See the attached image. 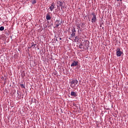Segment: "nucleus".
<instances>
[{
    "mask_svg": "<svg viewBox=\"0 0 128 128\" xmlns=\"http://www.w3.org/2000/svg\"><path fill=\"white\" fill-rule=\"evenodd\" d=\"M78 81L77 80H72L70 82V86H71V88H74L76 86V84H78Z\"/></svg>",
    "mask_w": 128,
    "mask_h": 128,
    "instance_id": "1",
    "label": "nucleus"
},
{
    "mask_svg": "<svg viewBox=\"0 0 128 128\" xmlns=\"http://www.w3.org/2000/svg\"><path fill=\"white\" fill-rule=\"evenodd\" d=\"M92 24H94L96 22V14L92 12Z\"/></svg>",
    "mask_w": 128,
    "mask_h": 128,
    "instance_id": "2",
    "label": "nucleus"
},
{
    "mask_svg": "<svg viewBox=\"0 0 128 128\" xmlns=\"http://www.w3.org/2000/svg\"><path fill=\"white\" fill-rule=\"evenodd\" d=\"M116 52L117 56H122V52L120 51V48H117Z\"/></svg>",
    "mask_w": 128,
    "mask_h": 128,
    "instance_id": "3",
    "label": "nucleus"
},
{
    "mask_svg": "<svg viewBox=\"0 0 128 128\" xmlns=\"http://www.w3.org/2000/svg\"><path fill=\"white\" fill-rule=\"evenodd\" d=\"M78 64V61L73 60L72 64H71V66H76Z\"/></svg>",
    "mask_w": 128,
    "mask_h": 128,
    "instance_id": "4",
    "label": "nucleus"
},
{
    "mask_svg": "<svg viewBox=\"0 0 128 128\" xmlns=\"http://www.w3.org/2000/svg\"><path fill=\"white\" fill-rule=\"evenodd\" d=\"M56 5L54 4V3H52L51 4V6H50L49 8L51 12H52L54 10V6Z\"/></svg>",
    "mask_w": 128,
    "mask_h": 128,
    "instance_id": "5",
    "label": "nucleus"
},
{
    "mask_svg": "<svg viewBox=\"0 0 128 128\" xmlns=\"http://www.w3.org/2000/svg\"><path fill=\"white\" fill-rule=\"evenodd\" d=\"M76 28H74V29L72 30L71 36L72 37L76 36Z\"/></svg>",
    "mask_w": 128,
    "mask_h": 128,
    "instance_id": "6",
    "label": "nucleus"
},
{
    "mask_svg": "<svg viewBox=\"0 0 128 128\" xmlns=\"http://www.w3.org/2000/svg\"><path fill=\"white\" fill-rule=\"evenodd\" d=\"M46 20H52V17H50V15L48 14H47L46 16Z\"/></svg>",
    "mask_w": 128,
    "mask_h": 128,
    "instance_id": "7",
    "label": "nucleus"
},
{
    "mask_svg": "<svg viewBox=\"0 0 128 128\" xmlns=\"http://www.w3.org/2000/svg\"><path fill=\"white\" fill-rule=\"evenodd\" d=\"M70 96H76L78 95L76 92L72 91L70 93Z\"/></svg>",
    "mask_w": 128,
    "mask_h": 128,
    "instance_id": "8",
    "label": "nucleus"
},
{
    "mask_svg": "<svg viewBox=\"0 0 128 128\" xmlns=\"http://www.w3.org/2000/svg\"><path fill=\"white\" fill-rule=\"evenodd\" d=\"M31 2L32 4H36V0H32Z\"/></svg>",
    "mask_w": 128,
    "mask_h": 128,
    "instance_id": "9",
    "label": "nucleus"
},
{
    "mask_svg": "<svg viewBox=\"0 0 128 128\" xmlns=\"http://www.w3.org/2000/svg\"><path fill=\"white\" fill-rule=\"evenodd\" d=\"M79 40H80V38H78V36H76L75 40H74V42H76V40H77V42H78Z\"/></svg>",
    "mask_w": 128,
    "mask_h": 128,
    "instance_id": "10",
    "label": "nucleus"
},
{
    "mask_svg": "<svg viewBox=\"0 0 128 128\" xmlns=\"http://www.w3.org/2000/svg\"><path fill=\"white\" fill-rule=\"evenodd\" d=\"M80 24L77 25V30H78V32H80Z\"/></svg>",
    "mask_w": 128,
    "mask_h": 128,
    "instance_id": "11",
    "label": "nucleus"
},
{
    "mask_svg": "<svg viewBox=\"0 0 128 128\" xmlns=\"http://www.w3.org/2000/svg\"><path fill=\"white\" fill-rule=\"evenodd\" d=\"M4 30V26H0V30L2 31Z\"/></svg>",
    "mask_w": 128,
    "mask_h": 128,
    "instance_id": "12",
    "label": "nucleus"
},
{
    "mask_svg": "<svg viewBox=\"0 0 128 128\" xmlns=\"http://www.w3.org/2000/svg\"><path fill=\"white\" fill-rule=\"evenodd\" d=\"M59 26H60V23H58L56 24V28H58Z\"/></svg>",
    "mask_w": 128,
    "mask_h": 128,
    "instance_id": "13",
    "label": "nucleus"
},
{
    "mask_svg": "<svg viewBox=\"0 0 128 128\" xmlns=\"http://www.w3.org/2000/svg\"><path fill=\"white\" fill-rule=\"evenodd\" d=\"M20 86L23 88H24V84H20Z\"/></svg>",
    "mask_w": 128,
    "mask_h": 128,
    "instance_id": "14",
    "label": "nucleus"
},
{
    "mask_svg": "<svg viewBox=\"0 0 128 128\" xmlns=\"http://www.w3.org/2000/svg\"><path fill=\"white\" fill-rule=\"evenodd\" d=\"M62 4H63L62 2H60V6H62Z\"/></svg>",
    "mask_w": 128,
    "mask_h": 128,
    "instance_id": "15",
    "label": "nucleus"
},
{
    "mask_svg": "<svg viewBox=\"0 0 128 128\" xmlns=\"http://www.w3.org/2000/svg\"><path fill=\"white\" fill-rule=\"evenodd\" d=\"M122 0H117V2H122Z\"/></svg>",
    "mask_w": 128,
    "mask_h": 128,
    "instance_id": "16",
    "label": "nucleus"
},
{
    "mask_svg": "<svg viewBox=\"0 0 128 128\" xmlns=\"http://www.w3.org/2000/svg\"><path fill=\"white\" fill-rule=\"evenodd\" d=\"M34 46V44L33 43V44L32 45V46Z\"/></svg>",
    "mask_w": 128,
    "mask_h": 128,
    "instance_id": "17",
    "label": "nucleus"
},
{
    "mask_svg": "<svg viewBox=\"0 0 128 128\" xmlns=\"http://www.w3.org/2000/svg\"><path fill=\"white\" fill-rule=\"evenodd\" d=\"M80 46H82V45H80V46H79L80 48H82V47Z\"/></svg>",
    "mask_w": 128,
    "mask_h": 128,
    "instance_id": "18",
    "label": "nucleus"
},
{
    "mask_svg": "<svg viewBox=\"0 0 128 128\" xmlns=\"http://www.w3.org/2000/svg\"><path fill=\"white\" fill-rule=\"evenodd\" d=\"M56 40L58 42V38H56Z\"/></svg>",
    "mask_w": 128,
    "mask_h": 128,
    "instance_id": "19",
    "label": "nucleus"
},
{
    "mask_svg": "<svg viewBox=\"0 0 128 128\" xmlns=\"http://www.w3.org/2000/svg\"><path fill=\"white\" fill-rule=\"evenodd\" d=\"M60 40H62V38H60Z\"/></svg>",
    "mask_w": 128,
    "mask_h": 128,
    "instance_id": "20",
    "label": "nucleus"
},
{
    "mask_svg": "<svg viewBox=\"0 0 128 128\" xmlns=\"http://www.w3.org/2000/svg\"><path fill=\"white\" fill-rule=\"evenodd\" d=\"M58 22V20H57L56 22Z\"/></svg>",
    "mask_w": 128,
    "mask_h": 128,
    "instance_id": "21",
    "label": "nucleus"
},
{
    "mask_svg": "<svg viewBox=\"0 0 128 128\" xmlns=\"http://www.w3.org/2000/svg\"><path fill=\"white\" fill-rule=\"evenodd\" d=\"M90 22V20H89Z\"/></svg>",
    "mask_w": 128,
    "mask_h": 128,
    "instance_id": "22",
    "label": "nucleus"
}]
</instances>
